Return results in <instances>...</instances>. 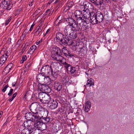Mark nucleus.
<instances>
[{
  "mask_svg": "<svg viewBox=\"0 0 134 134\" xmlns=\"http://www.w3.org/2000/svg\"><path fill=\"white\" fill-rule=\"evenodd\" d=\"M57 41L60 43L62 46L64 45H71L74 42L71 40L68 39L65 37L64 34L60 32L57 33L56 35Z\"/></svg>",
  "mask_w": 134,
  "mask_h": 134,
  "instance_id": "1",
  "label": "nucleus"
},
{
  "mask_svg": "<svg viewBox=\"0 0 134 134\" xmlns=\"http://www.w3.org/2000/svg\"><path fill=\"white\" fill-rule=\"evenodd\" d=\"M62 52L61 49L59 47H56L52 52L51 57L54 60L61 62L62 61L63 59L64 60V58L62 56Z\"/></svg>",
  "mask_w": 134,
  "mask_h": 134,
  "instance_id": "2",
  "label": "nucleus"
},
{
  "mask_svg": "<svg viewBox=\"0 0 134 134\" xmlns=\"http://www.w3.org/2000/svg\"><path fill=\"white\" fill-rule=\"evenodd\" d=\"M103 19L102 14L100 12H97L96 14L91 15L90 20L93 25L97 24L102 21Z\"/></svg>",
  "mask_w": 134,
  "mask_h": 134,
  "instance_id": "3",
  "label": "nucleus"
},
{
  "mask_svg": "<svg viewBox=\"0 0 134 134\" xmlns=\"http://www.w3.org/2000/svg\"><path fill=\"white\" fill-rule=\"evenodd\" d=\"M72 26L70 25H67L64 27V32L65 36L67 37L68 35L70 34V33L73 30H79V27H76L75 25Z\"/></svg>",
  "mask_w": 134,
  "mask_h": 134,
  "instance_id": "4",
  "label": "nucleus"
},
{
  "mask_svg": "<svg viewBox=\"0 0 134 134\" xmlns=\"http://www.w3.org/2000/svg\"><path fill=\"white\" fill-rule=\"evenodd\" d=\"M33 122L34 123V127L37 128L41 130H44L47 129L46 125L45 124L41 121L40 119H37Z\"/></svg>",
  "mask_w": 134,
  "mask_h": 134,
  "instance_id": "5",
  "label": "nucleus"
},
{
  "mask_svg": "<svg viewBox=\"0 0 134 134\" xmlns=\"http://www.w3.org/2000/svg\"><path fill=\"white\" fill-rule=\"evenodd\" d=\"M62 60V61L60 62L63 64L64 67L68 72L69 71L71 74H73L76 71L75 68L73 67L70 64L67 63L66 62L65 58L64 60L63 59Z\"/></svg>",
  "mask_w": 134,
  "mask_h": 134,
  "instance_id": "6",
  "label": "nucleus"
},
{
  "mask_svg": "<svg viewBox=\"0 0 134 134\" xmlns=\"http://www.w3.org/2000/svg\"><path fill=\"white\" fill-rule=\"evenodd\" d=\"M51 67H52V70L53 71L54 75L56 73L60 72L62 68V66L60 64L54 62L51 64Z\"/></svg>",
  "mask_w": 134,
  "mask_h": 134,
  "instance_id": "7",
  "label": "nucleus"
},
{
  "mask_svg": "<svg viewBox=\"0 0 134 134\" xmlns=\"http://www.w3.org/2000/svg\"><path fill=\"white\" fill-rule=\"evenodd\" d=\"M38 78L39 79L38 81L41 82L44 81L46 85H49L51 83V81L49 77L47 76L45 77L42 74H40L38 76Z\"/></svg>",
  "mask_w": 134,
  "mask_h": 134,
  "instance_id": "8",
  "label": "nucleus"
},
{
  "mask_svg": "<svg viewBox=\"0 0 134 134\" xmlns=\"http://www.w3.org/2000/svg\"><path fill=\"white\" fill-rule=\"evenodd\" d=\"M38 89L41 91L45 93H49L51 91V88L46 84H40L38 86Z\"/></svg>",
  "mask_w": 134,
  "mask_h": 134,
  "instance_id": "9",
  "label": "nucleus"
},
{
  "mask_svg": "<svg viewBox=\"0 0 134 134\" xmlns=\"http://www.w3.org/2000/svg\"><path fill=\"white\" fill-rule=\"evenodd\" d=\"M48 113V111L46 109H43V110L40 111L37 114V119H43L47 117Z\"/></svg>",
  "mask_w": 134,
  "mask_h": 134,
  "instance_id": "10",
  "label": "nucleus"
},
{
  "mask_svg": "<svg viewBox=\"0 0 134 134\" xmlns=\"http://www.w3.org/2000/svg\"><path fill=\"white\" fill-rule=\"evenodd\" d=\"M41 72L43 73H47L51 72V76H53V71H52L51 66H49L48 65H46L43 66L41 70Z\"/></svg>",
  "mask_w": 134,
  "mask_h": 134,
  "instance_id": "11",
  "label": "nucleus"
},
{
  "mask_svg": "<svg viewBox=\"0 0 134 134\" xmlns=\"http://www.w3.org/2000/svg\"><path fill=\"white\" fill-rule=\"evenodd\" d=\"M36 114H32V113H27L25 114V117L27 120L33 122L35 121L37 118Z\"/></svg>",
  "mask_w": 134,
  "mask_h": 134,
  "instance_id": "12",
  "label": "nucleus"
},
{
  "mask_svg": "<svg viewBox=\"0 0 134 134\" xmlns=\"http://www.w3.org/2000/svg\"><path fill=\"white\" fill-rule=\"evenodd\" d=\"M11 0H3L1 2L2 6L3 8L6 7V9L10 10L13 7V4L10 3Z\"/></svg>",
  "mask_w": 134,
  "mask_h": 134,
  "instance_id": "13",
  "label": "nucleus"
},
{
  "mask_svg": "<svg viewBox=\"0 0 134 134\" xmlns=\"http://www.w3.org/2000/svg\"><path fill=\"white\" fill-rule=\"evenodd\" d=\"M49 103V107L52 110L56 109L58 106V103L53 99H52Z\"/></svg>",
  "mask_w": 134,
  "mask_h": 134,
  "instance_id": "14",
  "label": "nucleus"
},
{
  "mask_svg": "<svg viewBox=\"0 0 134 134\" xmlns=\"http://www.w3.org/2000/svg\"><path fill=\"white\" fill-rule=\"evenodd\" d=\"M37 104L36 103L31 104L30 106V109L31 111L35 114H36L38 113L37 112Z\"/></svg>",
  "mask_w": 134,
  "mask_h": 134,
  "instance_id": "15",
  "label": "nucleus"
},
{
  "mask_svg": "<svg viewBox=\"0 0 134 134\" xmlns=\"http://www.w3.org/2000/svg\"><path fill=\"white\" fill-rule=\"evenodd\" d=\"M65 20L69 24L68 25H70L72 26L75 25L76 27H79L78 25L76 23V21L74 19L70 18H65Z\"/></svg>",
  "mask_w": 134,
  "mask_h": 134,
  "instance_id": "16",
  "label": "nucleus"
},
{
  "mask_svg": "<svg viewBox=\"0 0 134 134\" xmlns=\"http://www.w3.org/2000/svg\"><path fill=\"white\" fill-rule=\"evenodd\" d=\"M79 30H73L71 33L70 34L66 37L68 39L71 40L73 41V39H75L77 37V32Z\"/></svg>",
  "mask_w": 134,
  "mask_h": 134,
  "instance_id": "17",
  "label": "nucleus"
},
{
  "mask_svg": "<svg viewBox=\"0 0 134 134\" xmlns=\"http://www.w3.org/2000/svg\"><path fill=\"white\" fill-rule=\"evenodd\" d=\"M84 12L83 14L82 15L81 17L85 21H87L89 18H90L91 15H93V13L92 14L88 11H83Z\"/></svg>",
  "mask_w": 134,
  "mask_h": 134,
  "instance_id": "18",
  "label": "nucleus"
},
{
  "mask_svg": "<svg viewBox=\"0 0 134 134\" xmlns=\"http://www.w3.org/2000/svg\"><path fill=\"white\" fill-rule=\"evenodd\" d=\"M54 89L58 91H60L62 88V85L59 82H55L54 83Z\"/></svg>",
  "mask_w": 134,
  "mask_h": 134,
  "instance_id": "19",
  "label": "nucleus"
},
{
  "mask_svg": "<svg viewBox=\"0 0 134 134\" xmlns=\"http://www.w3.org/2000/svg\"><path fill=\"white\" fill-rule=\"evenodd\" d=\"M52 99L51 98L50 96L47 94L44 98H43V99L42 100L41 103L46 104H48Z\"/></svg>",
  "mask_w": 134,
  "mask_h": 134,
  "instance_id": "20",
  "label": "nucleus"
},
{
  "mask_svg": "<svg viewBox=\"0 0 134 134\" xmlns=\"http://www.w3.org/2000/svg\"><path fill=\"white\" fill-rule=\"evenodd\" d=\"M33 129H30V127L28 129L25 128L21 131V134H33Z\"/></svg>",
  "mask_w": 134,
  "mask_h": 134,
  "instance_id": "21",
  "label": "nucleus"
},
{
  "mask_svg": "<svg viewBox=\"0 0 134 134\" xmlns=\"http://www.w3.org/2000/svg\"><path fill=\"white\" fill-rule=\"evenodd\" d=\"M7 57H6L4 55H3L0 58V67H4L5 65V61Z\"/></svg>",
  "mask_w": 134,
  "mask_h": 134,
  "instance_id": "22",
  "label": "nucleus"
},
{
  "mask_svg": "<svg viewBox=\"0 0 134 134\" xmlns=\"http://www.w3.org/2000/svg\"><path fill=\"white\" fill-rule=\"evenodd\" d=\"M91 107V103L89 100L87 101L86 103L85 111L86 112H87L90 110Z\"/></svg>",
  "mask_w": 134,
  "mask_h": 134,
  "instance_id": "23",
  "label": "nucleus"
},
{
  "mask_svg": "<svg viewBox=\"0 0 134 134\" xmlns=\"http://www.w3.org/2000/svg\"><path fill=\"white\" fill-rule=\"evenodd\" d=\"M77 25L79 24L80 26H82L83 25V23H84L85 20L83 18H82L81 16L79 17L77 19Z\"/></svg>",
  "mask_w": 134,
  "mask_h": 134,
  "instance_id": "24",
  "label": "nucleus"
},
{
  "mask_svg": "<svg viewBox=\"0 0 134 134\" xmlns=\"http://www.w3.org/2000/svg\"><path fill=\"white\" fill-rule=\"evenodd\" d=\"M92 3L96 5H101L103 2V0H89Z\"/></svg>",
  "mask_w": 134,
  "mask_h": 134,
  "instance_id": "25",
  "label": "nucleus"
},
{
  "mask_svg": "<svg viewBox=\"0 0 134 134\" xmlns=\"http://www.w3.org/2000/svg\"><path fill=\"white\" fill-rule=\"evenodd\" d=\"M90 3L87 2H84L83 3V5H82V8H84V9H82L83 11H86L89 8Z\"/></svg>",
  "mask_w": 134,
  "mask_h": 134,
  "instance_id": "26",
  "label": "nucleus"
},
{
  "mask_svg": "<svg viewBox=\"0 0 134 134\" xmlns=\"http://www.w3.org/2000/svg\"><path fill=\"white\" fill-rule=\"evenodd\" d=\"M75 51L78 52H80L83 48V46L80 43H77L75 46H74Z\"/></svg>",
  "mask_w": 134,
  "mask_h": 134,
  "instance_id": "27",
  "label": "nucleus"
},
{
  "mask_svg": "<svg viewBox=\"0 0 134 134\" xmlns=\"http://www.w3.org/2000/svg\"><path fill=\"white\" fill-rule=\"evenodd\" d=\"M31 122L30 121L27 120L26 121H25L23 123V124L25 128L28 129L29 127H30V129H33L32 128L31 124H30Z\"/></svg>",
  "mask_w": 134,
  "mask_h": 134,
  "instance_id": "28",
  "label": "nucleus"
},
{
  "mask_svg": "<svg viewBox=\"0 0 134 134\" xmlns=\"http://www.w3.org/2000/svg\"><path fill=\"white\" fill-rule=\"evenodd\" d=\"M40 26L41 25L39 24L36 27V31L35 32V35L36 36H38L42 32V28Z\"/></svg>",
  "mask_w": 134,
  "mask_h": 134,
  "instance_id": "29",
  "label": "nucleus"
},
{
  "mask_svg": "<svg viewBox=\"0 0 134 134\" xmlns=\"http://www.w3.org/2000/svg\"><path fill=\"white\" fill-rule=\"evenodd\" d=\"M44 92H40L39 93L38 95V97L40 100L42 102V100L43 99L45 96L47 94L45 93Z\"/></svg>",
  "mask_w": 134,
  "mask_h": 134,
  "instance_id": "30",
  "label": "nucleus"
},
{
  "mask_svg": "<svg viewBox=\"0 0 134 134\" xmlns=\"http://www.w3.org/2000/svg\"><path fill=\"white\" fill-rule=\"evenodd\" d=\"M87 85L88 86L90 87L94 85V81L92 78H90L87 80Z\"/></svg>",
  "mask_w": 134,
  "mask_h": 134,
  "instance_id": "31",
  "label": "nucleus"
},
{
  "mask_svg": "<svg viewBox=\"0 0 134 134\" xmlns=\"http://www.w3.org/2000/svg\"><path fill=\"white\" fill-rule=\"evenodd\" d=\"M90 22L88 21H85L83 25L85 26V28L86 29H89L91 27V21L90 20Z\"/></svg>",
  "mask_w": 134,
  "mask_h": 134,
  "instance_id": "32",
  "label": "nucleus"
},
{
  "mask_svg": "<svg viewBox=\"0 0 134 134\" xmlns=\"http://www.w3.org/2000/svg\"><path fill=\"white\" fill-rule=\"evenodd\" d=\"M82 12L78 10H76L75 12V15L76 18H78L79 17H82Z\"/></svg>",
  "mask_w": 134,
  "mask_h": 134,
  "instance_id": "33",
  "label": "nucleus"
},
{
  "mask_svg": "<svg viewBox=\"0 0 134 134\" xmlns=\"http://www.w3.org/2000/svg\"><path fill=\"white\" fill-rule=\"evenodd\" d=\"M64 20L63 19L59 20V18H57L54 22L55 25L57 26H59L60 24L63 23Z\"/></svg>",
  "mask_w": 134,
  "mask_h": 134,
  "instance_id": "34",
  "label": "nucleus"
},
{
  "mask_svg": "<svg viewBox=\"0 0 134 134\" xmlns=\"http://www.w3.org/2000/svg\"><path fill=\"white\" fill-rule=\"evenodd\" d=\"M62 52L64 53L65 56L66 55H67L69 52V51L67 50L66 47H64L62 48Z\"/></svg>",
  "mask_w": 134,
  "mask_h": 134,
  "instance_id": "35",
  "label": "nucleus"
},
{
  "mask_svg": "<svg viewBox=\"0 0 134 134\" xmlns=\"http://www.w3.org/2000/svg\"><path fill=\"white\" fill-rule=\"evenodd\" d=\"M44 120L45 122L44 123L45 124L46 123H48V122L51 121L52 120L51 118H50V117H46L45 118L43 119Z\"/></svg>",
  "mask_w": 134,
  "mask_h": 134,
  "instance_id": "36",
  "label": "nucleus"
},
{
  "mask_svg": "<svg viewBox=\"0 0 134 134\" xmlns=\"http://www.w3.org/2000/svg\"><path fill=\"white\" fill-rule=\"evenodd\" d=\"M27 59V57L26 55H24L22 57V59L20 62L21 63H23Z\"/></svg>",
  "mask_w": 134,
  "mask_h": 134,
  "instance_id": "37",
  "label": "nucleus"
},
{
  "mask_svg": "<svg viewBox=\"0 0 134 134\" xmlns=\"http://www.w3.org/2000/svg\"><path fill=\"white\" fill-rule=\"evenodd\" d=\"M74 4L73 2L72 1L69 2L67 3L66 6L69 8L71 7Z\"/></svg>",
  "mask_w": 134,
  "mask_h": 134,
  "instance_id": "38",
  "label": "nucleus"
},
{
  "mask_svg": "<svg viewBox=\"0 0 134 134\" xmlns=\"http://www.w3.org/2000/svg\"><path fill=\"white\" fill-rule=\"evenodd\" d=\"M36 48V46L35 45H33L30 48V49L32 51V52H34L35 49Z\"/></svg>",
  "mask_w": 134,
  "mask_h": 134,
  "instance_id": "39",
  "label": "nucleus"
},
{
  "mask_svg": "<svg viewBox=\"0 0 134 134\" xmlns=\"http://www.w3.org/2000/svg\"><path fill=\"white\" fill-rule=\"evenodd\" d=\"M34 130L33 131V134H38V132L40 131V130L38 129H33Z\"/></svg>",
  "mask_w": 134,
  "mask_h": 134,
  "instance_id": "40",
  "label": "nucleus"
},
{
  "mask_svg": "<svg viewBox=\"0 0 134 134\" xmlns=\"http://www.w3.org/2000/svg\"><path fill=\"white\" fill-rule=\"evenodd\" d=\"M65 56H66L67 57H68L69 58H72L74 56V55L73 54H70L69 52L67 54V55H66Z\"/></svg>",
  "mask_w": 134,
  "mask_h": 134,
  "instance_id": "41",
  "label": "nucleus"
},
{
  "mask_svg": "<svg viewBox=\"0 0 134 134\" xmlns=\"http://www.w3.org/2000/svg\"><path fill=\"white\" fill-rule=\"evenodd\" d=\"M4 70L5 71H6V72L8 73L11 70L8 68V67L7 66L5 68Z\"/></svg>",
  "mask_w": 134,
  "mask_h": 134,
  "instance_id": "42",
  "label": "nucleus"
},
{
  "mask_svg": "<svg viewBox=\"0 0 134 134\" xmlns=\"http://www.w3.org/2000/svg\"><path fill=\"white\" fill-rule=\"evenodd\" d=\"M8 20H7L6 22H5V25H7L9 23V22L10 21L11 19V17H10L9 18H8Z\"/></svg>",
  "mask_w": 134,
  "mask_h": 134,
  "instance_id": "43",
  "label": "nucleus"
},
{
  "mask_svg": "<svg viewBox=\"0 0 134 134\" xmlns=\"http://www.w3.org/2000/svg\"><path fill=\"white\" fill-rule=\"evenodd\" d=\"M8 87V85H6L2 89V91L3 92H5L7 88Z\"/></svg>",
  "mask_w": 134,
  "mask_h": 134,
  "instance_id": "44",
  "label": "nucleus"
},
{
  "mask_svg": "<svg viewBox=\"0 0 134 134\" xmlns=\"http://www.w3.org/2000/svg\"><path fill=\"white\" fill-rule=\"evenodd\" d=\"M7 66L9 69L11 70L13 66V64L12 63H10Z\"/></svg>",
  "mask_w": 134,
  "mask_h": 134,
  "instance_id": "45",
  "label": "nucleus"
},
{
  "mask_svg": "<svg viewBox=\"0 0 134 134\" xmlns=\"http://www.w3.org/2000/svg\"><path fill=\"white\" fill-rule=\"evenodd\" d=\"M13 89H11L9 91V93L8 94V95L9 96H10L13 93Z\"/></svg>",
  "mask_w": 134,
  "mask_h": 134,
  "instance_id": "46",
  "label": "nucleus"
},
{
  "mask_svg": "<svg viewBox=\"0 0 134 134\" xmlns=\"http://www.w3.org/2000/svg\"><path fill=\"white\" fill-rule=\"evenodd\" d=\"M63 111V110L62 107L59 108L57 110V111L58 113L59 112H62Z\"/></svg>",
  "mask_w": 134,
  "mask_h": 134,
  "instance_id": "47",
  "label": "nucleus"
},
{
  "mask_svg": "<svg viewBox=\"0 0 134 134\" xmlns=\"http://www.w3.org/2000/svg\"><path fill=\"white\" fill-rule=\"evenodd\" d=\"M90 9H93L94 10H95V9L94 7V6L91 3H90Z\"/></svg>",
  "mask_w": 134,
  "mask_h": 134,
  "instance_id": "48",
  "label": "nucleus"
},
{
  "mask_svg": "<svg viewBox=\"0 0 134 134\" xmlns=\"http://www.w3.org/2000/svg\"><path fill=\"white\" fill-rule=\"evenodd\" d=\"M105 2L109 4L110 5H111L112 4V3L111 2V1L110 0H104Z\"/></svg>",
  "mask_w": 134,
  "mask_h": 134,
  "instance_id": "49",
  "label": "nucleus"
},
{
  "mask_svg": "<svg viewBox=\"0 0 134 134\" xmlns=\"http://www.w3.org/2000/svg\"><path fill=\"white\" fill-rule=\"evenodd\" d=\"M50 30V29H48L46 31L45 34H44V36H45L46 35H47V34H48L49 32V31Z\"/></svg>",
  "mask_w": 134,
  "mask_h": 134,
  "instance_id": "50",
  "label": "nucleus"
},
{
  "mask_svg": "<svg viewBox=\"0 0 134 134\" xmlns=\"http://www.w3.org/2000/svg\"><path fill=\"white\" fill-rule=\"evenodd\" d=\"M34 24H32L31 25L30 28L29 30V31H31L33 29V27L34 26Z\"/></svg>",
  "mask_w": 134,
  "mask_h": 134,
  "instance_id": "51",
  "label": "nucleus"
},
{
  "mask_svg": "<svg viewBox=\"0 0 134 134\" xmlns=\"http://www.w3.org/2000/svg\"><path fill=\"white\" fill-rule=\"evenodd\" d=\"M34 1V0H32L31 2H30L29 4V5L30 6H31L33 4Z\"/></svg>",
  "mask_w": 134,
  "mask_h": 134,
  "instance_id": "52",
  "label": "nucleus"
},
{
  "mask_svg": "<svg viewBox=\"0 0 134 134\" xmlns=\"http://www.w3.org/2000/svg\"><path fill=\"white\" fill-rule=\"evenodd\" d=\"M42 40L41 39L39 41L36 43V44L38 45L40 43L42 42Z\"/></svg>",
  "mask_w": 134,
  "mask_h": 134,
  "instance_id": "53",
  "label": "nucleus"
},
{
  "mask_svg": "<svg viewBox=\"0 0 134 134\" xmlns=\"http://www.w3.org/2000/svg\"><path fill=\"white\" fill-rule=\"evenodd\" d=\"M31 64L30 63H27L26 65V67L29 68Z\"/></svg>",
  "mask_w": 134,
  "mask_h": 134,
  "instance_id": "54",
  "label": "nucleus"
},
{
  "mask_svg": "<svg viewBox=\"0 0 134 134\" xmlns=\"http://www.w3.org/2000/svg\"><path fill=\"white\" fill-rule=\"evenodd\" d=\"M14 98L13 97H12L11 98L9 99L8 100L9 102H11L12 101Z\"/></svg>",
  "mask_w": 134,
  "mask_h": 134,
  "instance_id": "55",
  "label": "nucleus"
},
{
  "mask_svg": "<svg viewBox=\"0 0 134 134\" xmlns=\"http://www.w3.org/2000/svg\"><path fill=\"white\" fill-rule=\"evenodd\" d=\"M17 94V93L15 92V93L13 95L12 97H13L14 98H15Z\"/></svg>",
  "mask_w": 134,
  "mask_h": 134,
  "instance_id": "56",
  "label": "nucleus"
},
{
  "mask_svg": "<svg viewBox=\"0 0 134 134\" xmlns=\"http://www.w3.org/2000/svg\"><path fill=\"white\" fill-rule=\"evenodd\" d=\"M16 84V82H14L12 83V86H15Z\"/></svg>",
  "mask_w": 134,
  "mask_h": 134,
  "instance_id": "57",
  "label": "nucleus"
},
{
  "mask_svg": "<svg viewBox=\"0 0 134 134\" xmlns=\"http://www.w3.org/2000/svg\"><path fill=\"white\" fill-rule=\"evenodd\" d=\"M50 9H48L45 12V13H48L50 12Z\"/></svg>",
  "mask_w": 134,
  "mask_h": 134,
  "instance_id": "58",
  "label": "nucleus"
},
{
  "mask_svg": "<svg viewBox=\"0 0 134 134\" xmlns=\"http://www.w3.org/2000/svg\"><path fill=\"white\" fill-rule=\"evenodd\" d=\"M3 114V112L2 111H0V118L2 116Z\"/></svg>",
  "mask_w": 134,
  "mask_h": 134,
  "instance_id": "59",
  "label": "nucleus"
},
{
  "mask_svg": "<svg viewBox=\"0 0 134 134\" xmlns=\"http://www.w3.org/2000/svg\"><path fill=\"white\" fill-rule=\"evenodd\" d=\"M53 10H51V12H49V16L51 15V14L53 12Z\"/></svg>",
  "mask_w": 134,
  "mask_h": 134,
  "instance_id": "60",
  "label": "nucleus"
},
{
  "mask_svg": "<svg viewBox=\"0 0 134 134\" xmlns=\"http://www.w3.org/2000/svg\"><path fill=\"white\" fill-rule=\"evenodd\" d=\"M36 11V12H37V13H39L40 12L41 10L40 9H38Z\"/></svg>",
  "mask_w": 134,
  "mask_h": 134,
  "instance_id": "61",
  "label": "nucleus"
},
{
  "mask_svg": "<svg viewBox=\"0 0 134 134\" xmlns=\"http://www.w3.org/2000/svg\"><path fill=\"white\" fill-rule=\"evenodd\" d=\"M11 39L10 38H9L8 39V41L10 42V43L11 42Z\"/></svg>",
  "mask_w": 134,
  "mask_h": 134,
  "instance_id": "62",
  "label": "nucleus"
},
{
  "mask_svg": "<svg viewBox=\"0 0 134 134\" xmlns=\"http://www.w3.org/2000/svg\"><path fill=\"white\" fill-rule=\"evenodd\" d=\"M60 1V0H56L55 2V3H57L58 2H59Z\"/></svg>",
  "mask_w": 134,
  "mask_h": 134,
  "instance_id": "63",
  "label": "nucleus"
},
{
  "mask_svg": "<svg viewBox=\"0 0 134 134\" xmlns=\"http://www.w3.org/2000/svg\"><path fill=\"white\" fill-rule=\"evenodd\" d=\"M24 33H23V35H24V37H25V36H26V33H24Z\"/></svg>",
  "mask_w": 134,
  "mask_h": 134,
  "instance_id": "64",
  "label": "nucleus"
}]
</instances>
